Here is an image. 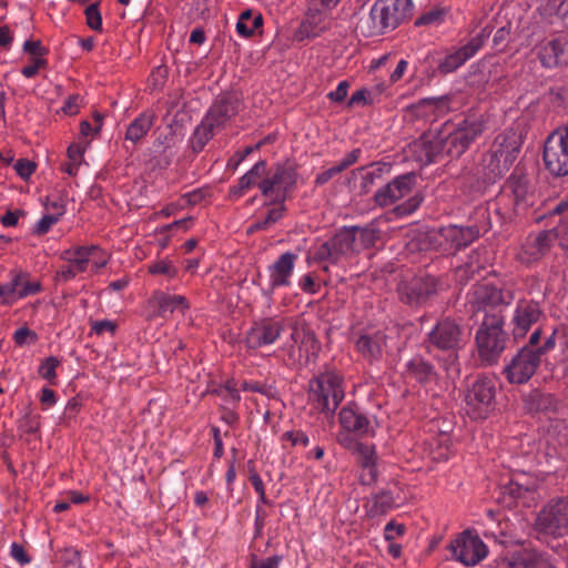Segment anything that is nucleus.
Here are the masks:
<instances>
[{
    "label": "nucleus",
    "mask_w": 568,
    "mask_h": 568,
    "mask_svg": "<svg viewBox=\"0 0 568 568\" xmlns=\"http://www.w3.org/2000/svg\"><path fill=\"white\" fill-rule=\"evenodd\" d=\"M480 125L462 120L458 123L446 121L439 129L425 132L412 145V152L417 162L427 165L438 161L443 155L460 156L480 133Z\"/></svg>",
    "instance_id": "nucleus-1"
},
{
    "label": "nucleus",
    "mask_w": 568,
    "mask_h": 568,
    "mask_svg": "<svg viewBox=\"0 0 568 568\" xmlns=\"http://www.w3.org/2000/svg\"><path fill=\"white\" fill-rule=\"evenodd\" d=\"M471 302L479 324L475 336L478 358L483 366L493 365L497 361V290L478 285Z\"/></svg>",
    "instance_id": "nucleus-2"
},
{
    "label": "nucleus",
    "mask_w": 568,
    "mask_h": 568,
    "mask_svg": "<svg viewBox=\"0 0 568 568\" xmlns=\"http://www.w3.org/2000/svg\"><path fill=\"white\" fill-rule=\"evenodd\" d=\"M412 8V0H376L368 11L359 13L356 31L366 38L385 34L407 19Z\"/></svg>",
    "instance_id": "nucleus-3"
},
{
    "label": "nucleus",
    "mask_w": 568,
    "mask_h": 568,
    "mask_svg": "<svg viewBox=\"0 0 568 568\" xmlns=\"http://www.w3.org/2000/svg\"><path fill=\"white\" fill-rule=\"evenodd\" d=\"M243 102L236 93L220 94L196 125L190 143L193 152L200 153L214 136L215 131L224 129L242 111Z\"/></svg>",
    "instance_id": "nucleus-4"
},
{
    "label": "nucleus",
    "mask_w": 568,
    "mask_h": 568,
    "mask_svg": "<svg viewBox=\"0 0 568 568\" xmlns=\"http://www.w3.org/2000/svg\"><path fill=\"white\" fill-rule=\"evenodd\" d=\"M344 396V379L334 371L323 372L308 383L310 403L326 415L335 413Z\"/></svg>",
    "instance_id": "nucleus-5"
},
{
    "label": "nucleus",
    "mask_w": 568,
    "mask_h": 568,
    "mask_svg": "<svg viewBox=\"0 0 568 568\" xmlns=\"http://www.w3.org/2000/svg\"><path fill=\"white\" fill-rule=\"evenodd\" d=\"M298 173L291 162L277 163L265 168V176L258 183L262 195L271 203H285L297 186Z\"/></svg>",
    "instance_id": "nucleus-6"
},
{
    "label": "nucleus",
    "mask_w": 568,
    "mask_h": 568,
    "mask_svg": "<svg viewBox=\"0 0 568 568\" xmlns=\"http://www.w3.org/2000/svg\"><path fill=\"white\" fill-rule=\"evenodd\" d=\"M542 161L554 178L568 175V124L551 131L544 141Z\"/></svg>",
    "instance_id": "nucleus-7"
},
{
    "label": "nucleus",
    "mask_w": 568,
    "mask_h": 568,
    "mask_svg": "<svg viewBox=\"0 0 568 568\" xmlns=\"http://www.w3.org/2000/svg\"><path fill=\"white\" fill-rule=\"evenodd\" d=\"M538 534L562 537L568 531V496L551 498L537 514L534 524Z\"/></svg>",
    "instance_id": "nucleus-8"
},
{
    "label": "nucleus",
    "mask_w": 568,
    "mask_h": 568,
    "mask_svg": "<svg viewBox=\"0 0 568 568\" xmlns=\"http://www.w3.org/2000/svg\"><path fill=\"white\" fill-rule=\"evenodd\" d=\"M523 528L524 520L518 514H514L509 530H505L499 520V566L510 568V564L516 562L529 548L526 546Z\"/></svg>",
    "instance_id": "nucleus-9"
},
{
    "label": "nucleus",
    "mask_w": 568,
    "mask_h": 568,
    "mask_svg": "<svg viewBox=\"0 0 568 568\" xmlns=\"http://www.w3.org/2000/svg\"><path fill=\"white\" fill-rule=\"evenodd\" d=\"M333 19L332 9L321 6L314 0H308L306 12L296 30L295 38L298 41L317 38L331 28Z\"/></svg>",
    "instance_id": "nucleus-10"
},
{
    "label": "nucleus",
    "mask_w": 568,
    "mask_h": 568,
    "mask_svg": "<svg viewBox=\"0 0 568 568\" xmlns=\"http://www.w3.org/2000/svg\"><path fill=\"white\" fill-rule=\"evenodd\" d=\"M452 557L465 566H475L487 557L488 548L478 535L465 530L449 545Z\"/></svg>",
    "instance_id": "nucleus-11"
},
{
    "label": "nucleus",
    "mask_w": 568,
    "mask_h": 568,
    "mask_svg": "<svg viewBox=\"0 0 568 568\" xmlns=\"http://www.w3.org/2000/svg\"><path fill=\"white\" fill-rule=\"evenodd\" d=\"M298 255L291 251L282 253L266 268L268 275V284L262 287L261 292L264 297L272 300L275 290L280 287H290Z\"/></svg>",
    "instance_id": "nucleus-12"
},
{
    "label": "nucleus",
    "mask_w": 568,
    "mask_h": 568,
    "mask_svg": "<svg viewBox=\"0 0 568 568\" xmlns=\"http://www.w3.org/2000/svg\"><path fill=\"white\" fill-rule=\"evenodd\" d=\"M540 363L532 348L523 346L504 368V374L511 384H525L536 374Z\"/></svg>",
    "instance_id": "nucleus-13"
},
{
    "label": "nucleus",
    "mask_w": 568,
    "mask_h": 568,
    "mask_svg": "<svg viewBox=\"0 0 568 568\" xmlns=\"http://www.w3.org/2000/svg\"><path fill=\"white\" fill-rule=\"evenodd\" d=\"M428 348L435 347L440 351L456 352L463 342L462 327L450 318H444L436 323L427 334Z\"/></svg>",
    "instance_id": "nucleus-14"
},
{
    "label": "nucleus",
    "mask_w": 568,
    "mask_h": 568,
    "mask_svg": "<svg viewBox=\"0 0 568 568\" xmlns=\"http://www.w3.org/2000/svg\"><path fill=\"white\" fill-rule=\"evenodd\" d=\"M439 291L438 280L430 275L414 277L399 286L400 300L410 306H419L432 300Z\"/></svg>",
    "instance_id": "nucleus-15"
},
{
    "label": "nucleus",
    "mask_w": 568,
    "mask_h": 568,
    "mask_svg": "<svg viewBox=\"0 0 568 568\" xmlns=\"http://www.w3.org/2000/svg\"><path fill=\"white\" fill-rule=\"evenodd\" d=\"M284 325L281 321L273 317L262 318L254 322L245 334V346L248 349L273 345L282 335Z\"/></svg>",
    "instance_id": "nucleus-16"
},
{
    "label": "nucleus",
    "mask_w": 568,
    "mask_h": 568,
    "mask_svg": "<svg viewBox=\"0 0 568 568\" xmlns=\"http://www.w3.org/2000/svg\"><path fill=\"white\" fill-rule=\"evenodd\" d=\"M495 385L490 378H480L466 395L468 414L473 418H486L494 405Z\"/></svg>",
    "instance_id": "nucleus-17"
},
{
    "label": "nucleus",
    "mask_w": 568,
    "mask_h": 568,
    "mask_svg": "<svg viewBox=\"0 0 568 568\" xmlns=\"http://www.w3.org/2000/svg\"><path fill=\"white\" fill-rule=\"evenodd\" d=\"M490 32L491 30H487V28L483 29L465 45L447 54L438 65L439 71L442 73H450L460 68L479 51L486 39L490 36Z\"/></svg>",
    "instance_id": "nucleus-18"
},
{
    "label": "nucleus",
    "mask_w": 568,
    "mask_h": 568,
    "mask_svg": "<svg viewBox=\"0 0 568 568\" xmlns=\"http://www.w3.org/2000/svg\"><path fill=\"white\" fill-rule=\"evenodd\" d=\"M415 182L416 175L414 173H406L396 176L393 181L381 187L375 193V203L381 207L394 204L412 192Z\"/></svg>",
    "instance_id": "nucleus-19"
},
{
    "label": "nucleus",
    "mask_w": 568,
    "mask_h": 568,
    "mask_svg": "<svg viewBox=\"0 0 568 568\" xmlns=\"http://www.w3.org/2000/svg\"><path fill=\"white\" fill-rule=\"evenodd\" d=\"M537 57L546 69L568 65V36L551 39L539 45Z\"/></svg>",
    "instance_id": "nucleus-20"
},
{
    "label": "nucleus",
    "mask_w": 568,
    "mask_h": 568,
    "mask_svg": "<svg viewBox=\"0 0 568 568\" xmlns=\"http://www.w3.org/2000/svg\"><path fill=\"white\" fill-rule=\"evenodd\" d=\"M528 191L529 180L526 174V169L521 162H518L513 173L499 190V195L504 194L511 196L514 199V205L518 206L519 204L526 202Z\"/></svg>",
    "instance_id": "nucleus-21"
},
{
    "label": "nucleus",
    "mask_w": 568,
    "mask_h": 568,
    "mask_svg": "<svg viewBox=\"0 0 568 568\" xmlns=\"http://www.w3.org/2000/svg\"><path fill=\"white\" fill-rule=\"evenodd\" d=\"M338 420L345 430L358 436H367L373 433L371 420L354 406H344L338 414Z\"/></svg>",
    "instance_id": "nucleus-22"
},
{
    "label": "nucleus",
    "mask_w": 568,
    "mask_h": 568,
    "mask_svg": "<svg viewBox=\"0 0 568 568\" xmlns=\"http://www.w3.org/2000/svg\"><path fill=\"white\" fill-rule=\"evenodd\" d=\"M353 449L356 454L357 463L362 467V474L359 476L361 483L363 485H372L377 478L375 447L354 442Z\"/></svg>",
    "instance_id": "nucleus-23"
},
{
    "label": "nucleus",
    "mask_w": 568,
    "mask_h": 568,
    "mask_svg": "<svg viewBox=\"0 0 568 568\" xmlns=\"http://www.w3.org/2000/svg\"><path fill=\"white\" fill-rule=\"evenodd\" d=\"M150 304L156 307L158 316L168 318L174 312L184 314L190 304L182 295H170L161 291H155L150 297Z\"/></svg>",
    "instance_id": "nucleus-24"
},
{
    "label": "nucleus",
    "mask_w": 568,
    "mask_h": 568,
    "mask_svg": "<svg viewBox=\"0 0 568 568\" xmlns=\"http://www.w3.org/2000/svg\"><path fill=\"white\" fill-rule=\"evenodd\" d=\"M524 404L529 414H550L557 412L559 400L551 393L534 388L524 396Z\"/></svg>",
    "instance_id": "nucleus-25"
},
{
    "label": "nucleus",
    "mask_w": 568,
    "mask_h": 568,
    "mask_svg": "<svg viewBox=\"0 0 568 568\" xmlns=\"http://www.w3.org/2000/svg\"><path fill=\"white\" fill-rule=\"evenodd\" d=\"M97 252H100V246L98 245H81L63 251L60 257L65 261L77 274H80L87 271L91 257L94 256Z\"/></svg>",
    "instance_id": "nucleus-26"
},
{
    "label": "nucleus",
    "mask_w": 568,
    "mask_h": 568,
    "mask_svg": "<svg viewBox=\"0 0 568 568\" xmlns=\"http://www.w3.org/2000/svg\"><path fill=\"white\" fill-rule=\"evenodd\" d=\"M386 344L385 335L381 332L363 334L356 341V351L368 362L378 361Z\"/></svg>",
    "instance_id": "nucleus-27"
},
{
    "label": "nucleus",
    "mask_w": 568,
    "mask_h": 568,
    "mask_svg": "<svg viewBox=\"0 0 568 568\" xmlns=\"http://www.w3.org/2000/svg\"><path fill=\"white\" fill-rule=\"evenodd\" d=\"M156 121V114L152 110H145L134 118L125 131V140L133 144L140 143L150 132Z\"/></svg>",
    "instance_id": "nucleus-28"
},
{
    "label": "nucleus",
    "mask_w": 568,
    "mask_h": 568,
    "mask_svg": "<svg viewBox=\"0 0 568 568\" xmlns=\"http://www.w3.org/2000/svg\"><path fill=\"white\" fill-rule=\"evenodd\" d=\"M524 491L526 493L528 489H524L521 485L515 483L508 474H499V506L504 509L516 508Z\"/></svg>",
    "instance_id": "nucleus-29"
},
{
    "label": "nucleus",
    "mask_w": 568,
    "mask_h": 568,
    "mask_svg": "<svg viewBox=\"0 0 568 568\" xmlns=\"http://www.w3.org/2000/svg\"><path fill=\"white\" fill-rule=\"evenodd\" d=\"M542 312L537 304H526L518 306L513 318L516 327L514 329L515 339L525 336L530 326L537 323Z\"/></svg>",
    "instance_id": "nucleus-30"
},
{
    "label": "nucleus",
    "mask_w": 568,
    "mask_h": 568,
    "mask_svg": "<svg viewBox=\"0 0 568 568\" xmlns=\"http://www.w3.org/2000/svg\"><path fill=\"white\" fill-rule=\"evenodd\" d=\"M523 145V135L514 129H510L499 143V155H504V168L509 170L517 160Z\"/></svg>",
    "instance_id": "nucleus-31"
},
{
    "label": "nucleus",
    "mask_w": 568,
    "mask_h": 568,
    "mask_svg": "<svg viewBox=\"0 0 568 568\" xmlns=\"http://www.w3.org/2000/svg\"><path fill=\"white\" fill-rule=\"evenodd\" d=\"M328 241L337 261L343 256L357 252L356 234L349 227L341 230Z\"/></svg>",
    "instance_id": "nucleus-32"
},
{
    "label": "nucleus",
    "mask_w": 568,
    "mask_h": 568,
    "mask_svg": "<svg viewBox=\"0 0 568 568\" xmlns=\"http://www.w3.org/2000/svg\"><path fill=\"white\" fill-rule=\"evenodd\" d=\"M478 235V230L473 226L450 225L444 230L445 239L458 251L467 247Z\"/></svg>",
    "instance_id": "nucleus-33"
},
{
    "label": "nucleus",
    "mask_w": 568,
    "mask_h": 568,
    "mask_svg": "<svg viewBox=\"0 0 568 568\" xmlns=\"http://www.w3.org/2000/svg\"><path fill=\"white\" fill-rule=\"evenodd\" d=\"M406 377L424 384L435 376V368L420 356H415L405 364Z\"/></svg>",
    "instance_id": "nucleus-34"
},
{
    "label": "nucleus",
    "mask_w": 568,
    "mask_h": 568,
    "mask_svg": "<svg viewBox=\"0 0 568 568\" xmlns=\"http://www.w3.org/2000/svg\"><path fill=\"white\" fill-rule=\"evenodd\" d=\"M266 161H257L240 180L234 192L240 196L244 195L247 190L258 186V183L265 176Z\"/></svg>",
    "instance_id": "nucleus-35"
},
{
    "label": "nucleus",
    "mask_w": 568,
    "mask_h": 568,
    "mask_svg": "<svg viewBox=\"0 0 568 568\" xmlns=\"http://www.w3.org/2000/svg\"><path fill=\"white\" fill-rule=\"evenodd\" d=\"M510 568H557L550 558L540 551L528 548L524 555L510 564Z\"/></svg>",
    "instance_id": "nucleus-36"
},
{
    "label": "nucleus",
    "mask_w": 568,
    "mask_h": 568,
    "mask_svg": "<svg viewBox=\"0 0 568 568\" xmlns=\"http://www.w3.org/2000/svg\"><path fill=\"white\" fill-rule=\"evenodd\" d=\"M12 272L14 281H17L19 300L26 298L31 295H36L42 291L41 282L38 280H31V276L28 272L21 270Z\"/></svg>",
    "instance_id": "nucleus-37"
},
{
    "label": "nucleus",
    "mask_w": 568,
    "mask_h": 568,
    "mask_svg": "<svg viewBox=\"0 0 568 568\" xmlns=\"http://www.w3.org/2000/svg\"><path fill=\"white\" fill-rule=\"evenodd\" d=\"M263 24V17L260 13L254 14L252 10H244L236 22V32L242 38H250L255 30Z\"/></svg>",
    "instance_id": "nucleus-38"
},
{
    "label": "nucleus",
    "mask_w": 568,
    "mask_h": 568,
    "mask_svg": "<svg viewBox=\"0 0 568 568\" xmlns=\"http://www.w3.org/2000/svg\"><path fill=\"white\" fill-rule=\"evenodd\" d=\"M394 505L393 494L388 490H382L375 494L368 503L367 514L376 517L387 513Z\"/></svg>",
    "instance_id": "nucleus-39"
},
{
    "label": "nucleus",
    "mask_w": 568,
    "mask_h": 568,
    "mask_svg": "<svg viewBox=\"0 0 568 568\" xmlns=\"http://www.w3.org/2000/svg\"><path fill=\"white\" fill-rule=\"evenodd\" d=\"M176 142L178 138L172 126L159 132L153 141L154 151L160 154H164L166 164L170 163V156L166 153L175 146Z\"/></svg>",
    "instance_id": "nucleus-40"
},
{
    "label": "nucleus",
    "mask_w": 568,
    "mask_h": 568,
    "mask_svg": "<svg viewBox=\"0 0 568 568\" xmlns=\"http://www.w3.org/2000/svg\"><path fill=\"white\" fill-rule=\"evenodd\" d=\"M273 204L275 206L267 210L264 217L256 220V222H254L251 225V227H250L251 231L267 230L271 225L275 224L283 217L284 212L286 210L284 203H273Z\"/></svg>",
    "instance_id": "nucleus-41"
},
{
    "label": "nucleus",
    "mask_w": 568,
    "mask_h": 568,
    "mask_svg": "<svg viewBox=\"0 0 568 568\" xmlns=\"http://www.w3.org/2000/svg\"><path fill=\"white\" fill-rule=\"evenodd\" d=\"M60 365L61 362L55 356L45 357L38 367V374L42 379L47 381L49 385L54 386L58 384L57 368Z\"/></svg>",
    "instance_id": "nucleus-42"
},
{
    "label": "nucleus",
    "mask_w": 568,
    "mask_h": 568,
    "mask_svg": "<svg viewBox=\"0 0 568 568\" xmlns=\"http://www.w3.org/2000/svg\"><path fill=\"white\" fill-rule=\"evenodd\" d=\"M307 262H329L332 264L338 263L337 258L334 255L332 246L329 245V241L323 242L320 245L313 247V250L308 252Z\"/></svg>",
    "instance_id": "nucleus-43"
},
{
    "label": "nucleus",
    "mask_w": 568,
    "mask_h": 568,
    "mask_svg": "<svg viewBox=\"0 0 568 568\" xmlns=\"http://www.w3.org/2000/svg\"><path fill=\"white\" fill-rule=\"evenodd\" d=\"M349 230L356 234L357 252L374 245L377 240L375 230L371 227L352 226Z\"/></svg>",
    "instance_id": "nucleus-44"
},
{
    "label": "nucleus",
    "mask_w": 568,
    "mask_h": 568,
    "mask_svg": "<svg viewBox=\"0 0 568 568\" xmlns=\"http://www.w3.org/2000/svg\"><path fill=\"white\" fill-rule=\"evenodd\" d=\"M19 300L17 281H14L13 272L8 283L0 284V304L10 306Z\"/></svg>",
    "instance_id": "nucleus-45"
},
{
    "label": "nucleus",
    "mask_w": 568,
    "mask_h": 568,
    "mask_svg": "<svg viewBox=\"0 0 568 568\" xmlns=\"http://www.w3.org/2000/svg\"><path fill=\"white\" fill-rule=\"evenodd\" d=\"M555 240L556 237L551 229L541 231L540 233H538L532 243V247L536 250L532 254H538L540 256L545 255L547 252H549Z\"/></svg>",
    "instance_id": "nucleus-46"
},
{
    "label": "nucleus",
    "mask_w": 568,
    "mask_h": 568,
    "mask_svg": "<svg viewBox=\"0 0 568 568\" xmlns=\"http://www.w3.org/2000/svg\"><path fill=\"white\" fill-rule=\"evenodd\" d=\"M219 396H221L224 400L237 405L241 400V395L237 389V383L235 379H227L224 385L220 387V389L215 390Z\"/></svg>",
    "instance_id": "nucleus-47"
},
{
    "label": "nucleus",
    "mask_w": 568,
    "mask_h": 568,
    "mask_svg": "<svg viewBox=\"0 0 568 568\" xmlns=\"http://www.w3.org/2000/svg\"><path fill=\"white\" fill-rule=\"evenodd\" d=\"M87 24L94 31H102V17L99 10V3H91L87 7L85 11Z\"/></svg>",
    "instance_id": "nucleus-48"
},
{
    "label": "nucleus",
    "mask_w": 568,
    "mask_h": 568,
    "mask_svg": "<svg viewBox=\"0 0 568 568\" xmlns=\"http://www.w3.org/2000/svg\"><path fill=\"white\" fill-rule=\"evenodd\" d=\"M90 334L101 336L104 333H109L111 335H114L118 328V324L110 320H102V321H90Z\"/></svg>",
    "instance_id": "nucleus-49"
},
{
    "label": "nucleus",
    "mask_w": 568,
    "mask_h": 568,
    "mask_svg": "<svg viewBox=\"0 0 568 568\" xmlns=\"http://www.w3.org/2000/svg\"><path fill=\"white\" fill-rule=\"evenodd\" d=\"M149 272L151 274H163L172 278L178 274V268L171 261L161 260L151 264L149 266Z\"/></svg>",
    "instance_id": "nucleus-50"
},
{
    "label": "nucleus",
    "mask_w": 568,
    "mask_h": 568,
    "mask_svg": "<svg viewBox=\"0 0 568 568\" xmlns=\"http://www.w3.org/2000/svg\"><path fill=\"white\" fill-rule=\"evenodd\" d=\"M241 388L244 392L260 393L267 397H272L274 395V390L271 386L256 381H243L241 384Z\"/></svg>",
    "instance_id": "nucleus-51"
},
{
    "label": "nucleus",
    "mask_w": 568,
    "mask_h": 568,
    "mask_svg": "<svg viewBox=\"0 0 568 568\" xmlns=\"http://www.w3.org/2000/svg\"><path fill=\"white\" fill-rule=\"evenodd\" d=\"M45 207L51 211L50 214L60 219L65 213V202L60 195H50L47 197Z\"/></svg>",
    "instance_id": "nucleus-52"
},
{
    "label": "nucleus",
    "mask_w": 568,
    "mask_h": 568,
    "mask_svg": "<svg viewBox=\"0 0 568 568\" xmlns=\"http://www.w3.org/2000/svg\"><path fill=\"white\" fill-rule=\"evenodd\" d=\"M424 197L420 194L410 196L406 202L396 207V212L399 215H408L414 213L422 204Z\"/></svg>",
    "instance_id": "nucleus-53"
},
{
    "label": "nucleus",
    "mask_w": 568,
    "mask_h": 568,
    "mask_svg": "<svg viewBox=\"0 0 568 568\" xmlns=\"http://www.w3.org/2000/svg\"><path fill=\"white\" fill-rule=\"evenodd\" d=\"M61 561L64 568H82L80 552L74 548L64 549Z\"/></svg>",
    "instance_id": "nucleus-54"
},
{
    "label": "nucleus",
    "mask_w": 568,
    "mask_h": 568,
    "mask_svg": "<svg viewBox=\"0 0 568 568\" xmlns=\"http://www.w3.org/2000/svg\"><path fill=\"white\" fill-rule=\"evenodd\" d=\"M38 339V335L36 332L31 331L29 327L23 326L17 329L13 334V341L18 346H22L27 343H34Z\"/></svg>",
    "instance_id": "nucleus-55"
},
{
    "label": "nucleus",
    "mask_w": 568,
    "mask_h": 568,
    "mask_svg": "<svg viewBox=\"0 0 568 568\" xmlns=\"http://www.w3.org/2000/svg\"><path fill=\"white\" fill-rule=\"evenodd\" d=\"M36 169V163L28 159H19L14 164L17 174L23 180H28L33 174Z\"/></svg>",
    "instance_id": "nucleus-56"
},
{
    "label": "nucleus",
    "mask_w": 568,
    "mask_h": 568,
    "mask_svg": "<svg viewBox=\"0 0 568 568\" xmlns=\"http://www.w3.org/2000/svg\"><path fill=\"white\" fill-rule=\"evenodd\" d=\"M59 221L57 215L45 214L43 215L34 226L33 233L37 235H43Z\"/></svg>",
    "instance_id": "nucleus-57"
},
{
    "label": "nucleus",
    "mask_w": 568,
    "mask_h": 568,
    "mask_svg": "<svg viewBox=\"0 0 568 568\" xmlns=\"http://www.w3.org/2000/svg\"><path fill=\"white\" fill-rule=\"evenodd\" d=\"M556 240L562 248H568V219L561 220L560 223L551 229Z\"/></svg>",
    "instance_id": "nucleus-58"
},
{
    "label": "nucleus",
    "mask_w": 568,
    "mask_h": 568,
    "mask_svg": "<svg viewBox=\"0 0 568 568\" xmlns=\"http://www.w3.org/2000/svg\"><path fill=\"white\" fill-rule=\"evenodd\" d=\"M250 481H251L254 490L258 495V501L264 505H270V500L267 499V497L265 495V488H264V484H263L261 476L257 473H252L250 475Z\"/></svg>",
    "instance_id": "nucleus-59"
},
{
    "label": "nucleus",
    "mask_w": 568,
    "mask_h": 568,
    "mask_svg": "<svg viewBox=\"0 0 568 568\" xmlns=\"http://www.w3.org/2000/svg\"><path fill=\"white\" fill-rule=\"evenodd\" d=\"M300 288L307 294H316L320 285L315 282L312 273L304 274L298 281Z\"/></svg>",
    "instance_id": "nucleus-60"
},
{
    "label": "nucleus",
    "mask_w": 568,
    "mask_h": 568,
    "mask_svg": "<svg viewBox=\"0 0 568 568\" xmlns=\"http://www.w3.org/2000/svg\"><path fill=\"white\" fill-rule=\"evenodd\" d=\"M39 402L43 410L51 408L58 402L54 390L49 387H42L39 394Z\"/></svg>",
    "instance_id": "nucleus-61"
},
{
    "label": "nucleus",
    "mask_w": 568,
    "mask_h": 568,
    "mask_svg": "<svg viewBox=\"0 0 568 568\" xmlns=\"http://www.w3.org/2000/svg\"><path fill=\"white\" fill-rule=\"evenodd\" d=\"M282 438L290 440L293 446L301 445L306 447L310 444V438L303 430L286 432L283 434Z\"/></svg>",
    "instance_id": "nucleus-62"
},
{
    "label": "nucleus",
    "mask_w": 568,
    "mask_h": 568,
    "mask_svg": "<svg viewBox=\"0 0 568 568\" xmlns=\"http://www.w3.org/2000/svg\"><path fill=\"white\" fill-rule=\"evenodd\" d=\"M406 528L404 525L396 524L394 521H389L386 524L384 529V536L387 541H393L397 537L402 536L405 532Z\"/></svg>",
    "instance_id": "nucleus-63"
},
{
    "label": "nucleus",
    "mask_w": 568,
    "mask_h": 568,
    "mask_svg": "<svg viewBox=\"0 0 568 568\" xmlns=\"http://www.w3.org/2000/svg\"><path fill=\"white\" fill-rule=\"evenodd\" d=\"M10 555L21 566L28 565L31 561V558L27 555L23 546L19 545L18 542H12Z\"/></svg>",
    "instance_id": "nucleus-64"
}]
</instances>
